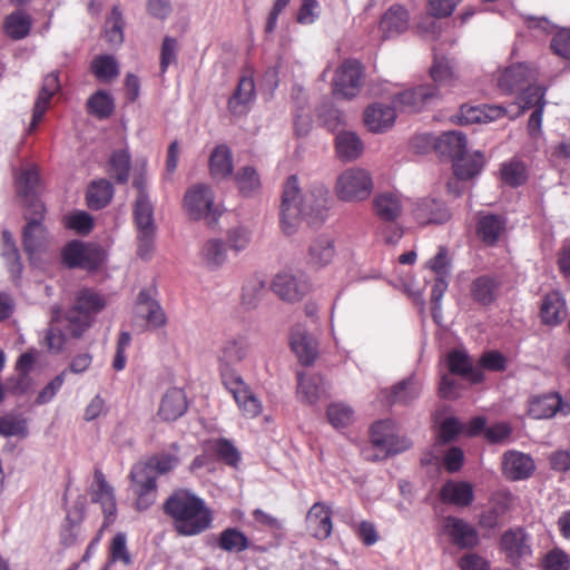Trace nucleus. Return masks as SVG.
Listing matches in <instances>:
<instances>
[{"mask_svg":"<svg viewBox=\"0 0 570 570\" xmlns=\"http://www.w3.org/2000/svg\"><path fill=\"white\" fill-rule=\"evenodd\" d=\"M328 189L322 183L311 184L301 191L295 175L284 184L281 204V225L285 234L292 235L299 222L314 227L323 224L327 216Z\"/></svg>","mask_w":570,"mask_h":570,"instance_id":"nucleus-1","label":"nucleus"},{"mask_svg":"<svg viewBox=\"0 0 570 570\" xmlns=\"http://www.w3.org/2000/svg\"><path fill=\"white\" fill-rule=\"evenodd\" d=\"M173 520L174 530L183 537H195L212 528L214 515L206 502L187 489L175 490L163 503Z\"/></svg>","mask_w":570,"mask_h":570,"instance_id":"nucleus-2","label":"nucleus"},{"mask_svg":"<svg viewBox=\"0 0 570 570\" xmlns=\"http://www.w3.org/2000/svg\"><path fill=\"white\" fill-rule=\"evenodd\" d=\"M371 446L362 450L363 456L368 461L384 460L410 449L412 442L395 433V424L392 420L376 421L370 429Z\"/></svg>","mask_w":570,"mask_h":570,"instance_id":"nucleus-3","label":"nucleus"},{"mask_svg":"<svg viewBox=\"0 0 570 570\" xmlns=\"http://www.w3.org/2000/svg\"><path fill=\"white\" fill-rule=\"evenodd\" d=\"M106 302L101 295L90 288L80 289L75 303L66 314L68 330L75 338H79L92 325L95 316L104 309Z\"/></svg>","mask_w":570,"mask_h":570,"instance_id":"nucleus-4","label":"nucleus"},{"mask_svg":"<svg viewBox=\"0 0 570 570\" xmlns=\"http://www.w3.org/2000/svg\"><path fill=\"white\" fill-rule=\"evenodd\" d=\"M373 189L370 173L363 168H348L336 179L335 194L343 202H361L366 199Z\"/></svg>","mask_w":570,"mask_h":570,"instance_id":"nucleus-5","label":"nucleus"},{"mask_svg":"<svg viewBox=\"0 0 570 570\" xmlns=\"http://www.w3.org/2000/svg\"><path fill=\"white\" fill-rule=\"evenodd\" d=\"M214 199V193L208 185L197 184L186 191L184 205L191 219H206L208 225H213L222 214Z\"/></svg>","mask_w":570,"mask_h":570,"instance_id":"nucleus-6","label":"nucleus"},{"mask_svg":"<svg viewBox=\"0 0 570 570\" xmlns=\"http://www.w3.org/2000/svg\"><path fill=\"white\" fill-rule=\"evenodd\" d=\"M500 550L512 566L532 554L531 537L522 527L505 530L499 541Z\"/></svg>","mask_w":570,"mask_h":570,"instance_id":"nucleus-7","label":"nucleus"},{"mask_svg":"<svg viewBox=\"0 0 570 570\" xmlns=\"http://www.w3.org/2000/svg\"><path fill=\"white\" fill-rule=\"evenodd\" d=\"M45 212L43 207L40 213L37 209H29L23 214L27 223L22 229V246L30 259L46 246L47 228L42 224Z\"/></svg>","mask_w":570,"mask_h":570,"instance_id":"nucleus-8","label":"nucleus"},{"mask_svg":"<svg viewBox=\"0 0 570 570\" xmlns=\"http://www.w3.org/2000/svg\"><path fill=\"white\" fill-rule=\"evenodd\" d=\"M362 65L357 60H345L335 71L333 94L344 98L355 97L360 90Z\"/></svg>","mask_w":570,"mask_h":570,"instance_id":"nucleus-9","label":"nucleus"},{"mask_svg":"<svg viewBox=\"0 0 570 570\" xmlns=\"http://www.w3.org/2000/svg\"><path fill=\"white\" fill-rule=\"evenodd\" d=\"M147 469V466H137L135 464L129 475L134 493L137 497L135 505L139 511L149 509L157 498V480L146 472Z\"/></svg>","mask_w":570,"mask_h":570,"instance_id":"nucleus-10","label":"nucleus"},{"mask_svg":"<svg viewBox=\"0 0 570 570\" xmlns=\"http://www.w3.org/2000/svg\"><path fill=\"white\" fill-rule=\"evenodd\" d=\"M417 140H425L426 144H433L435 153L442 157L453 161L455 158L466 151L468 142L464 134L461 131H445L440 136L424 134Z\"/></svg>","mask_w":570,"mask_h":570,"instance_id":"nucleus-11","label":"nucleus"},{"mask_svg":"<svg viewBox=\"0 0 570 570\" xmlns=\"http://www.w3.org/2000/svg\"><path fill=\"white\" fill-rule=\"evenodd\" d=\"M248 353L247 341L239 337H232L226 340L218 353L219 370L223 384H226V376H240L233 366L246 358Z\"/></svg>","mask_w":570,"mask_h":570,"instance_id":"nucleus-12","label":"nucleus"},{"mask_svg":"<svg viewBox=\"0 0 570 570\" xmlns=\"http://www.w3.org/2000/svg\"><path fill=\"white\" fill-rule=\"evenodd\" d=\"M434 85H421L394 95L392 104L404 112H417L438 97Z\"/></svg>","mask_w":570,"mask_h":570,"instance_id":"nucleus-13","label":"nucleus"},{"mask_svg":"<svg viewBox=\"0 0 570 570\" xmlns=\"http://www.w3.org/2000/svg\"><path fill=\"white\" fill-rule=\"evenodd\" d=\"M272 291L283 301L296 302L309 291L305 275H293L287 272L278 273L272 282Z\"/></svg>","mask_w":570,"mask_h":570,"instance_id":"nucleus-14","label":"nucleus"},{"mask_svg":"<svg viewBox=\"0 0 570 570\" xmlns=\"http://www.w3.org/2000/svg\"><path fill=\"white\" fill-rule=\"evenodd\" d=\"M413 217L421 225H442L451 218V212L442 199L423 197L414 203Z\"/></svg>","mask_w":570,"mask_h":570,"instance_id":"nucleus-15","label":"nucleus"},{"mask_svg":"<svg viewBox=\"0 0 570 570\" xmlns=\"http://www.w3.org/2000/svg\"><path fill=\"white\" fill-rule=\"evenodd\" d=\"M443 530L450 537L451 542L461 550L473 549L480 542L476 529L461 518L445 517Z\"/></svg>","mask_w":570,"mask_h":570,"instance_id":"nucleus-16","label":"nucleus"},{"mask_svg":"<svg viewBox=\"0 0 570 570\" xmlns=\"http://www.w3.org/2000/svg\"><path fill=\"white\" fill-rule=\"evenodd\" d=\"M154 292L151 288H142L138 293L135 313L138 317L144 318L150 328L156 330L166 324L167 317L161 305L155 298Z\"/></svg>","mask_w":570,"mask_h":570,"instance_id":"nucleus-17","label":"nucleus"},{"mask_svg":"<svg viewBox=\"0 0 570 570\" xmlns=\"http://www.w3.org/2000/svg\"><path fill=\"white\" fill-rule=\"evenodd\" d=\"M226 384L224 385L234 396L239 409L246 416L255 417L262 411L259 400L249 390L242 376H226Z\"/></svg>","mask_w":570,"mask_h":570,"instance_id":"nucleus-18","label":"nucleus"},{"mask_svg":"<svg viewBox=\"0 0 570 570\" xmlns=\"http://www.w3.org/2000/svg\"><path fill=\"white\" fill-rule=\"evenodd\" d=\"M39 175L36 169H22L16 177L17 194L26 210L37 209L40 213L45 205L38 196Z\"/></svg>","mask_w":570,"mask_h":570,"instance_id":"nucleus-19","label":"nucleus"},{"mask_svg":"<svg viewBox=\"0 0 570 570\" xmlns=\"http://www.w3.org/2000/svg\"><path fill=\"white\" fill-rule=\"evenodd\" d=\"M558 412L569 413L570 405L556 392L533 396L529 402V414L535 420L551 419Z\"/></svg>","mask_w":570,"mask_h":570,"instance_id":"nucleus-20","label":"nucleus"},{"mask_svg":"<svg viewBox=\"0 0 570 570\" xmlns=\"http://www.w3.org/2000/svg\"><path fill=\"white\" fill-rule=\"evenodd\" d=\"M535 469L533 459L525 453L510 450L503 454L502 472L509 480H525Z\"/></svg>","mask_w":570,"mask_h":570,"instance_id":"nucleus-21","label":"nucleus"},{"mask_svg":"<svg viewBox=\"0 0 570 570\" xmlns=\"http://www.w3.org/2000/svg\"><path fill=\"white\" fill-rule=\"evenodd\" d=\"M291 347L303 365L313 364L317 356V342L303 325L292 328Z\"/></svg>","mask_w":570,"mask_h":570,"instance_id":"nucleus-22","label":"nucleus"},{"mask_svg":"<svg viewBox=\"0 0 570 570\" xmlns=\"http://www.w3.org/2000/svg\"><path fill=\"white\" fill-rule=\"evenodd\" d=\"M188 409V402L183 389L171 387L161 397L158 416L166 422L181 417Z\"/></svg>","mask_w":570,"mask_h":570,"instance_id":"nucleus-23","label":"nucleus"},{"mask_svg":"<svg viewBox=\"0 0 570 570\" xmlns=\"http://www.w3.org/2000/svg\"><path fill=\"white\" fill-rule=\"evenodd\" d=\"M395 107L391 105L373 104L364 111V124L372 132H382L391 128L395 121Z\"/></svg>","mask_w":570,"mask_h":570,"instance_id":"nucleus-24","label":"nucleus"},{"mask_svg":"<svg viewBox=\"0 0 570 570\" xmlns=\"http://www.w3.org/2000/svg\"><path fill=\"white\" fill-rule=\"evenodd\" d=\"M95 480L98 484V488L97 490L92 491L91 501L95 503H100L105 514V525H107L112 522L117 511L114 489L107 483L105 475L100 470L95 471Z\"/></svg>","mask_w":570,"mask_h":570,"instance_id":"nucleus-25","label":"nucleus"},{"mask_svg":"<svg viewBox=\"0 0 570 570\" xmlns=\"http://www.w3.org/2000/svg\"><path fill=\"white\" fill-rule=\"evenodd\" d=\"M402 202L399 194L383 191L373 198V212L384 223H395L402 214Z\"/></svg>","mask_w":570,"mask_h":570,"instance_id":"nucleus-26","label":"nucleus"},{"mask_svg":"<svg viewBox=\"0 0 570 570\" xmlns=\"http://www.w3.org/2000/svg\"><path fill=\"white\" fill-rule=\"evenodd\" d=\"M409 20V11L400 4H393L382 16L380 30L386 39L396 37L407 30Z\"/></svg>","mask_w":570,"mask_h":570,"instance_id":"nucleus-27","label":"nucleus"},{"mask_svg":"<svg viewBox=\"0 0 570 570\" xmlns=\"http://www.w3.org/2000/svg\"><path fill=\"white\" fill-rule=\"evenodd\" d=\"M59 72L52 71L43 78V82L33 107L31 127L35 128L41 121L50 99L60 90Z\"/></svg>","mask_w":570,"mask_h":570,"instance_id":"nucleus-28","label":"nucleus"},{"mask_svg":"<svg viewBox=\"0 0 570 570\" xmlns=\"http://www.w3.org/2000/svg\"><path fill=\"white\" fill-rule=\"evenodd\" d=\"M501 281L493 275H481L470 286L472 299L482 306L491 305L497 298Z\"/></svg>","mask_w":570,"mask_h":570,"instance_id":"nucleus-29","label":"nucleus"},{"mask_svg":"<svg viewBox=\"0 0 570 570\" xmlns=\"http://www.w3.org/2000/svg\"><path fill=\"white\" fill-rule=\"evenodd\" d=\"M335 150L340 160L353 161L363 154L364 144L356 132L342 129L335 136Z\"/></svg>","mask_w":570,"mask_h":570,"instance_id":"nucleus-30","label":"nucleus"},{"mask_svg":"<svg viewBox=\"0 0 570 570\" xmlns=\"http://www.w3.org/2000/svg\"><path fill=\"white\" fill-rule=\"evenodd\" d=\"M327 391L328 385L322 375H297V395L303 402L315 404Z\"/></svg>","mask_w":570,"mask_h":570,"instance_id":"nucleus-31","label":"nucleus"},{"mask_svg":"<svg viewBox=\"0 0 570 570\" xmlns=\"http://www.w3.org/2000/svg\"><path fill=\"white\" fill-rule=\"evenodd\" d=\"M535 72L527 63H517L508 67L499 77V87L507 91L522 89L525 83L534 79Z\"/></svg>","mask_w":570,"mask_h":570,"instance_id":"nucleus-32","label":"nucleus"},{"mask_svg":"<svg viewBox=\"0 0 570 570\" xmlns=\"http://www.w3.org/2000/svg\"><path fill=\"white\" fill-rule=\"evenodd\" d=\"M255 99V83L249 77H242L234 94L228 99V110L234 116L247 112L248 105Z\"/></svg>","mask_w":570,"mask_h":570,"instance_id":"nucleus-33","label":"nucleus"},{"mask_svg":"<svg viewBox=\"0 0 570 570\" xmlns=\"http://www.w3.org/2000/svg\"><path fill=\"white\" fill-rule=\"evenodd\" d=\"M511 508L510 498L507 495H495L490 500L489 507L479 515V525L482 529L494 530L500 527L501 519Z\"/></svg>","mask_w":570,"mask_h":570,"instance_id":"nucleus-34","label":"nucleus"},{"mask_svg":"<svg viewBox=\"0 0 570 570\" xmlns=\"http://www.w3.org/2000/svg\"><path fill=\"white\" fill-rule=\"evenodd\" d=\"M306 520L315 538L326 539L331 535L333 528L331 512L323 503H315L309 509Z\"/></svg>","mask_w":570,"mask_h":570,"instance_id":"nucleus-35","label":"nucleus"},{"mask_svg":"<svg viewBox=\"0 0 570 570\" xmlns=\"http://www.w3.org/2000/svg\"><path fill=\"white\" fill-rule=\"evenodd\" d=\"M443 502L458 507H469L474 500L473 488L469 482H445L440 491Z\"/></svg>","mask_w":570,"mask_h":570,"instance_id":"nucleus-36","label":"nucleus"},{"mask_svg":"<svg viewBox=\"0 0 570 570\" xmlns=\"http://www.w3.org/2000/svg\"><path fill=\"white\" fill-rule=\"evenodd\" d=\"M448 366L451 374L466 376L473 383H480L484 380L483 373L473 367L470 356L464 351H451L448 355Z\"/></svg>","mask_w":570,"mask_h":570,"instance_id":"nucleus-37","label":"nucleus"},{"mask_svg":"<svg viewBox=\"0 0 570 570\" xmlns=\"http://www.w3.org/2000/svg\"><path fill=\"white\" fill-rule=\"evenodd\" d=\"M484 159L480 151L472 155L465 151L452 161L453 173L459 180H468L479 175L483 168Z\"/></svg>","mask_w":570,"mask_h":570,"instance_id":"nucleus-38","label":"nucleus"},{"mask_svg":"<svg viewBox=\"0 0 570 570\" xmlns=\"http://www.w3.org/2000/svg\"><path fill=\"white\" fill-rule=\"evenodd\" d=\"M31 27V16L23 10L12 11L3 21V31L12 40L27 38L30 35Z\"/></svg>","mask_w":570,"mask_h":570,"instance_id":"nucleus-39","label":"nucleus"},{"mask_svg":"<svg viewBox=\"0 0 570 570\" xmlns=\"http://www.w3.org/2000/svg\"><path fill=\"white\" fill-rule=\"evenodd\" d=\"M114 186L107 179L92 181L87 189V205L92 210L105 208L114 197Z\"/></svg>","mask_w":570,"mask_h":570,"instance_id":"nucleus-40","label":"nucleus"},{"mask_svg":"<svg viewBox=\"0 0 570 570\" xmlns=\"http://www.w3.org/2000/svg\"><path fill=\"white\" fill-rule=\"evenodd\" d=\"M209 169L214 178H226L233 173V157L226 145L214 148L209 157Z\"/></svg>","mask_w":570,"mask_h":570,"instance_id":"nucleus-41","label":"nucleus"},{"mask_svg":"<svg viewBox=\"0 0 570 570\" xmlns=\"http://www.w3.org/2000/svg\"><path fill=\"white\" fill-rule=\"evenodd\" d=\"M505 222L500 215L482 216L476 226L478 236L487 244L493 245L504 230Z\"/></svg>","mask_w":570,"mask_h":570,"instance_id":"nucleus-42","label":"nucleus"},{"mask_svg":"<svg viewBox=\"0 0 570 570\" xmlns=\"http://www.w3.org/2000/svg\"><path fill=\"white\" fill-rule=\"evenodd\" d=\"M131 168V157L128 150H114L108 160V171L118 184H126Z\"/></svg>","mask_w":570,"mask_h":570,"instance_id":"nucleus-43","label":"nucleus"},{"mask_svg":"<svg viewBox=\"0 0 570 570\" xmlns=\"http://www.w3.org/2000/svg\"><path fill=\"white\" fill-rule=\"evenodd\" d=\"M540 316L546 325H558L564 317V302L558 293H551L544 296Z\"/></svg>","mask_w":570,"mask_h":570,"instance_id":"nucleus-44","label":"nucleus"},{"mask_svg":"<svg viewBox=\"0 0 570 570\" xmlns=\"http://www.w3.org/2000/svg\"><path fill=\"white\" fill-rule=\"evenodd\" d=\"M420 391L419 382L413 376H410L393 386L389 402L391 404H409L420 395Z\"/></svg>","mask_w":570,"mask_h":570,"instance_id":"nucleus-45","label":"nucleus"},{"mask_svg":"<svg viewBox=\"0 0 570 570\" xmlns=\"http://www.w3.org/2000/svg\"><path fill=\"white\" fill-rule=\"evenodd\" d=\"M202 258L210 269L220 267L227 258V250L224 242L218 238L207 240L202 248Z\"/></svg>","mask_w":570,"mask_h":570,"instance_id":"nucleus-46","label":"nucleus"},{"mask_svg":"<svg viewBox=\"0 0 570 570\" xmlns=\"http://www.w3.org/2000/svg\"><path fill=\"white\" fill-rule=\"evenodd\" d=\"M115 109L112 97L106 90L96 91L87 100V110L98 119H107Z\"/></svg>","mask_w":570,"mask_h":570,"instance_id":"nucleus-47","label":"nucleus"},{"mask_svg":"<svg viewBox=\"0 0 570 570\" xmlns=\"http://www.w3.org/2000/svg\"><path fill=\"white\" fill-rule=\"evenodd\" d=\"M218 547L227 552H242L249 547L248 538L237 528H226L218 539Z\"/></svg>","mask_w":570,"mask_h":570,"instance_id":"nucleus-48","label":"nucleus"},{"mask_svg":"<svg viewBox=\"0 0 570 570\" xmlns=\"http://www.w3.org/2000/svg\"><path fill=\"white\" fill-rule=\"evenodd\" d=\"M309 262L314 265L324 266L328 264L334 256V245L330 237H318L315 239L308 250Z\"/></svg>","mask_w":570,"mask_h":570,"instance_id":"nucleus-49","label":"nucleus"},{"mask_svg":"<svg viewBox=\"0 0 570 570\" xmlns=\"http://www.w3.org/2000/svg\"><path fill=\"white\" fill-rule=\"evenodd\" d=\"M134 219L138 232L156 230L154 223V206L149 198H136L134 204Z\"/></svg>","mask_w":570,"mask_h":570,"instance_id":"nucleus-50","label":"nucleus"},{"mask_svg":"<svg viewBox=\"0 0 570 570\" xmlns=\"http://www.w3.org/2000/svg\"><path fill=\"white\" fill-rule=\"evenodd\" d=\"M106 23L109 26L105 31L107 41L111 46H120L124 42L125 20L119 6L112 7Z\"/></svg>","mask_w":570,"mask_h":570,"instance_id":"nucleus-51","label":"nucleus"},{"mask_svg":"<svg viewBox=\"0 0 570 570\" xmlns=\"http://www.w3.org/2000/svg\"><path fill=\"white\" fill-rule=\"evenodd\" d=\"M235 180L239 193L244 196H250L261 187V179L256 169L252 166H244L238 169Z\"/></svg>","mask_w":570,"mask_h":570,"instance_id":"nucleus-52","label":"nucleus"},{"mask_svg":"<svg viewBox=\"0 0 570 570\" xmlns=\"http://www.w3.org/2000/svg\"><path fill=\"white\" fill-rule=\"evenodd\" d=\"M62 261L69 268L88 267L86 246L80 240L68 243L62 250Z\"/></svg>","mask_w":570,"mask_h":570,"instance_id":"nucleus-53","label":"nucleus"},{"mask_svg":"<svg viewBox=\"0 0 570 570\" xmlns=\"http://www.w3.org/2000/svg\"><path fill=\"white\" fill-rule=\"evenodd\" d=\"M177 458L170 454H159L151 456L146 462L136 463L137 466H147V473L156 480L159 474H166L177 465Z\"/></svg>","mask_w":570,"mask_h":570,"instance_id":"nucleus-54","label":"nucleus"},{"mask_svg":"<svg viewBox=\"0 0 570 570\" xmlns=\"http://www.w3.org/2000/svg\"><path fill=\"white\" fill-rule=\"evenodd\" d=\"M94 75L102 81L111 80L119 75V67L116 59L109 55L98 56L91 65Z\"/></svg>","mask_w":570,"mask_h":570,"instance_id":"nucleus-55","label":"nucleus"},{"mask_svg":"<svg viewBox=\"0 0 570 570\" xmlns=\"http://www.w3.org/2000/svg\"><path fill=\"white\" fill-rule=\"evenodd\" d=\"M209 449L213 453L226 464L236 466L240 460V454L232 441L220 438L215 440Z\"/></svg>","mask_w":570,"mask_h":570,"instance_id":"nucleus-56","label":"nucleus"},{"mask_svg":"<svg viewBox=\"0 0 570 570\" xmlns=\"http://www.w3.org/2000/svg\"><path fill=\"white\" fill-rule=\"evenodd\" d=\"M318 118L324 127L336 134L345 126V115L332 105H323Z\"/></svg>","mask_w":570,"mask_h":570,"instance_id":"nucleus-57","label":"nucleus"},{"mask_svg":"<svg viewBox=\"0 0 570 570\" xmlns=\"http://www.w3.org/2000/svg\"><path fill=\"white\" fill-rule=\"evenodd\" d=\"M501 178L507 185L511 187H518L522 185L527 180L524 165L518 160L502 164Z\"/></svg>","mask_w":570,"mask_h":570,"instance_id":"nucleus-58","label":"nucleus"},{"mask_svg":"<svg viewBox=\"0 0 570 570\" xmlns=\"http://www.w3.org/2000/svg\"><path fill=\"white\" fill-rule=\"evenodd\" d=\"M265 281L259 277L249 278L243 286L242 302L247 308H254L262 298Z\"/></svg>","mask_w":570,"mask_h":570,"instance_id":"nucleus-59","label":"nucleus"},{"mask_svg":"<svg viewBox=\"0 0 570 570\" xmlns=\"http://www.w3.org/2000/svg\"><path fill=\"white\" fill-rule=\"evenodd\" d=\"M326 414L330 423L336 429L347 426L353 419L352 407L343 403L330 404Z\"/></svg>","mask_w":570,"mask_h":570,"instance_id":"nucleus-60","label":"nucleus"},{"mask_svg":"<svg viewBox=\"0 0 570 570\" xmlns=\"http://www.w3.org/2000/svg\"><path fill=\"white\" fill-rule=\"evenodd\" d=\"M0 435L6 438L27 436L28 426L26 420L13 416H0Z\"/></svg>","mask_w":570,"mask_h":570,"instance_id":"nucleus-61","label":"nucleus"},{"mask_svg":"<svg viewBox=\"0 0 570 570\" xmlns=\"http://www.w3.org/2000/svg\"><path fill=\"white\" fill-rule=\"evenodd\" d=\"M448 277H435L434 284L431 291V313L433 320L439 323V320L442 316L441 309V301L444 293L448 289L449 283L446 281Z\"/></svg>","mask_w":570,"mask_h":570,"instance_id":"nucleus-62","label":"nucleus"},{"mask_svg":"<svg viewBox=\"0 0 570 570\" xmlns=\"http://www.w3.org/2000/svg\"><path fill=\"white\" fill-rule=\"evenodd\" d=\"M431 77L434 86L438 88L450 81L453 77V70L445 58H434V62L430 69Z\"/></svg>","mask_w":570,"mask_h":570,"instance_id":"nucleus-63","label":"nucleus"},{"mask_svg":"<svg viewBox=\"0 0 570 570\" xmlns=\"http://www.w3.org/2000/svg\"><path fill=\"white\" fill-rule=\"evenodd\" d=\"M544 570H569L570 557L561 549L550 550L543 559Z\"/></svg>","mask_w":570,"mask_h":570,"instance_id":"nucleus-64","label":"nucleus"}]
</instances>
